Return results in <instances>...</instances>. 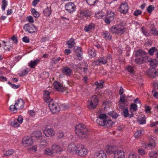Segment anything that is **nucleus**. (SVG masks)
<instances>
[{"instance_id": "nucleus-64", "label": "nucleus", "mask_w": 158, "mask_h": 158, "mask_svg": "<svg viewBox=\"0 0 158 158\" xmlns=\"http://www.w3.org/2000/svg\"><path fill=\"white\" fill-rule=\"evenodd\" d=\"M15 44H16L18 42V40L17 37L14 35L12 38H11Z\"/></svg>"}, {"instance_id": "nucleus-38", "label": "nucleus", "mask_w": 158, "mask_h": 158, "mask_svg": "<svg viewBox=\"0 0 158 158\" xmlns=\"http://www.w3.org/2000/svg\"><path fill=\"white\" fill-rule=\"evenodd\" d=\"M88 52L89 54L92 57H94L96 55L94 49L93 48L89 49Z\"/></svg>"}, {"instance_id": "nucleus-47", "label": "nucleus", "mask_w": 158, "mask_h": 158, "mask_svg": "<svg viewBox=\"0 0 158 158\" xmlns=\"http://www.w3.org/2000/svg\"><path fill=\"white\" fill-rule=\"evenodd\" d=\"M123 115L125 117H127L128 116L129 113L128 110L127 108H126L124 109L123 111Z\"/></svg>"}, {"instance_id": "nucleus-1", "label": "nucleus", "mask_w": 158, "mask_h": 158, "mask_svg": "<svg viewBox=\"0 0 158 158\" xmlns=\"http://www.w3.org/2000/svg\"><path fill=\"white\" fill-rule=\"evenodd\" d=\"M51 93L48 91H45L44 93V99L47 103H49L48 106L51 111L53 113L58 112L60 110V107L58 104L52 101L50 98V95Z\"/></svg>"}, {"instance_id": "nucleus-14", "label": "nucleus", "mask_w": 158, "mask_h": 158, "mask_svg": "<svg viewBox=\"0 0 158 158\" xmlns=\"http://www.w3.org/2000/svg\"><path fill=\"white\" fill-rule=\"evenodd\" d=\"M108 118L107 116L105 114H101L99 117V120L98 119L97 122L98 124L100 125H103L104 122L105 120Z\"/></svg>"}, {"instance_id": "nucleus-63", "label": "nucleus", "mask_w": 158, "mask_h": 158, "mask_svg": "<svg viewBox=\"0 0 158 158\" xmlns=\"http://www.w3.org/2000/svg\"><path fill=\"white\" fill-rule=\"evenodd\" d=\"M110 19L109 18L107 17L105 19V22L107 24H109L110 23L111 21H112V20H110Z\"/></svg>"}, {"instance_id": "nucleus-57", "label": "nucleus", "mask_w": 158, "mask_h": 158, "mask_svg": "<svg viewBox=\"0 0 158 158\" xmlns=\"http://www.w3.org/2000/svg\"><path fill=\"white\" fill-rule=\"evenodd\" d=\"M16 120L19 123L21 124L23 122V118L21 115H19Z\"/></svg>"}, {"instance_id": "nucleus-50", "label": "nucleus", "mask_w": 158, "mask_h": 158, "mask_svg": "<svg viewBox=\"0 0 158 158\" xmlns=\"http://www.w3.org/2000/svg\"><path fill=\"white\" fill-rule=\"evenodd\" d=\"M14 152V151L13 149H10L8 150L6 152L5 154L4 155H6L7 156H9L12 155Z\"/></svg>"}, {"instance_id": "nucleus-7", "label": "nucleus", "mask_w": 158, "mask_h": 158, "mask_svg": "<svg viewBox=\"0 0 158 158\" xmlns=\"http://www.w3.org/2000/svg\"><path fill=\"white\" fill-rule=\"evenodd\" d=\"M33 143V139L31 137H24L23 139L22 144L24 146L27 147L31 146L32 145Z\"/></svg>"}, {"instance_id": "nucleus-23", "label": "nucleus", "mask_w": 158, "mask_h": 158, "mask_svg": "<svg viewBox=\"0 0 158 158\" xmlns=\"http://www.w3.org/2000/svg\"><path fill=\"white\" fill-rule=\"evenodd\" d=\"M147 74L152 78H155L158 75V72L155 71L154 69L149 70Z\"/></svg>"}, {"instance_id": "nucleus-49", "label": "nucleus", "mask_w": 158, "mask_h": 158, "mask_svg": "<svg viewBox=\"0 0 158 158\" xmlns=\"http://www.w3.org/2000/svg\"><path fill=\"white\" fill-rule=\"evenodd\" d=\"M107 17L109 18L110 20H113L114 17V14L112 12H110V14H108Z\"/></svg>"}, {"instance_id": "nucleus-44", "label": "nucleus", "mask_w": 158, "mask_h": 158, "mask_svg": "<svg viewBox=\"0 0 158 158\" xmlns=\"http://www.w3.org/2000/svg\"><path fill=\"white\" fill-rule=\"evenodd\" d=\"M82 52H79V53H75L76 55V59L77 60H81L82 59Z\"/></svg>"}, {"instance_id": "nucleus-25", "label": "nucleus", "mask_w": 158, "mask_h": 158, "mask_svg": "<svg viewBox=\"0 0 158 158\" xmlns=\"http://www.w3.org/2000/svg\"><path fill=\"white\" fill-rule=\"evenodd\" d=\"M103 37L106 40H110L112 38V35L107 31H104L102 33Z\"/></svg>"}, {"instance_id": "nucleus-59", "label": "nucleus", "mask_w": 158, "mask_h": 158, "mask_svg": "<svg viewBox=\"0 0 158 158\" xmlns=\"http://www.w3.org/2000/svg\"><path fill=\"white\" fill-rule=\"evenodd\" d=\"M125 95H120V101L122 102V103H123L125 102H127V101H125Z\"/></svg>"}, {"instance_id": "nucleus-29", "label": "nucleus", "mask_w": 158, "mask_h": 158, "mask_svg": "<svg viewBox=\"0 0 158 158\" xmlns=\"http://www.w3.org/2000/svg\"><path fill=\"white\" fill-rule=\"evenodd\" d=\"M52 149L54 151V152L55 151L56 152L58 153L61 152L62 151V149L57 144H55L53 145L52 147Z\"/></svg>"}, {"instance_id": "nucleus-11", "label": "nucleus", "mask_w": 158, "mask_h": 158, "mask_svg": "<svg viewBox=\"0 0 158 158\" xmlns=\"http://www.w3.org/2000/svg\"><path fill=\"white\" fill-rule=\"evenodd\" d=\"M87 150L83 147L79 146L76 154L81 156H85L87 155Z\"/></svg>"}, {"instance_id": "nucleus-36", "label": "nucleus", "mask_w": 158, "mask_h": 158, "mask_svg": "<svg viewBox=\"0 0 158 158\" xmlns=\"http://www.w3.org/2000/svg\"><path fill=\"white\" fill-rule=\"evenodd\" d=\"M16 119H14V120L11 122L10 123V125L11 126L14 127H17L20 126V125L17 122Z\"/></svg>"}, {"instance_id": "nucleus-45", "label": "nucleus", "mask_w": 158, "mask_h": 158, "mask_svg": "<svg viewBox=\"0 0 158 158\" xmlns=\"http://www.w3.org/2000/svg\"><path fill=\"white\" fill-rule=\"evenodd\" d=\"M142 134V131L141 130L137 131L134 134V137L135 138H138L140 137Z\"/></svg>"}, {"instance_id": "nucleus-43", "label": "nucleus", "mask_w": 158, "mask_h": 158, "mask_svg": "<svg viewBox=\"0 0 158 158\" xmlns=\"http://www.w3.org/2000/svg\"><path fill=\"white\" fill-rule=\"evenodd\" d=\"M130 109L131 110H133L134 111H136L137 110V105L134 103L131 104L130 106Z\"/></svg>"}, {"instance_id": "nucleus-27", "label": "nucleus", "mask_w": 158, "mask_h": 158, "mask_svg": "<svg viewBox=\"0 0 158 158\" xmlns=\"http://www.w3.org/2000/svg\"><path fill=\"white\" fill-rule=\"evenodd\" d=\"M149 61V64L152 68H155L158 65V61L156 59H154Z\"/></svg>"}, {"instance_id": "nucleus-5", "label": "nucleus", "mask_w": 158, "mask_h": 158, "mask_svg": "<svg viewBox=\"0 0 158 158\" xmlns=\"http://www.w3.org/2000/svg\"><path fill=\"white\" fill-rule=\"evenodd\" d=\"M98 102V98L96 95L92 96L89 100L87 107L90 110L94 109L96 107Z\"/></svg>"}, {"instance_id": "nucleus-62", "label": "nucleus", "mask_w": 158, "mask_h": 158, "mask_svg": "<svg viewBox=\"0 0 158 158\" xmlns=\"http://www.w3.org/2000/svg\"><path fill=\"white\" fill-rule=\"evenodd\" d=\"M28 21L31 23H33L34 22L33 18L32 16H28L27 17Z\"/></svg>"}, {"instance_id": "nucleus-31", "label": "nucleus", "mask_w": 158, "mask_h": 158, "mask_svg": "<svg viewBox=\"0 0 158 158\" xmlns=\"http://www.w3.org/2000/svg\"><path fill=\"white\" fill-rule=\"evenodd\" d=\"M3 48L5 51H10L12 48L11 46L9 45V43H6L4 41H3Z\"/></svg>"}, {"instance_id": "nucleus-16", "label": "nucleus", "mask_w": 158, "mask_h": 158, "mask_svg": "<svg viewBox=\"0 0 158 158\" xmlns=\"http://www.w3.org/2000/svg\"><path fill=\"white\" fill-rule=\"evenodd\" d=\"M156 146V143L154 139L151 138L150 142L145 145V148L148 150L153 148Z\"/></svg>"}, {"instance_id": "nucleus-33", "label": "nucleus", "mask_w": 158, "mask_h": 158, "mask_svg": "<svg viewBox=\"0 0 158 158\" xmlns=\"http://www.w3.org/2000/svg\"><path fill=\"white\" fill-rule=\"evenodd\" d=\"M94 24H91L89 25H86L85 26V30L86 32L90 31L93 28H94Z\"/></svg>"}, {"instance_id": "nucleus-39", "label": "nucleus", "mask_w": 158, "mask_h": 158, "mask_svg": "<svg viewBox=\"0 0 158 158\" xmlns=\"http://www.w3.org/2000/svg\"><path fill=\"white\" fill-rule=\"evenodd\" d=\"M157 51L156 48L155 47H152L148 50V53L150 55L152 56L154 52Z\"/></svg>"}, {"instance_id": "nucleus-42", "label": "nucleus", "mask_w": 158, "mask_h": 158, "mask_svg": "<svg viewBox=\"0 0 158 158\" xmlns=\"http://www.w3.org/2000/svg\"><path fill=\"white\" fill-rule=\"evenodd\" d=\"M149 155L151 158H157L156 153L154 152H151L149 153Z\"/></svg>"}, {"instance_id": "nucleus-46", "label": "nucleus", "mask_w": 158, "mask_h": 158, "mask_svg": "<svg viewBox=\"0 0 158 158\" xmlns=\"http://www.w3.org/2000/svg\"><path fill=\"white\" fill-rule=\"evenodd\" d=\"M151 31L152 34L155 35H158V31L156 30L155 27H153L151 29Z\"/></svg>"}, {"instance_id": "nucleus-6", "label": "nucleus", "mask_w": 158, "mask_h": 158, "mask_svg": "<svg viewBox=\"0 0 158 158\" xmlns=\"http://www.w3.org/2000/svg\"><path fill=\"white\" fill-rule=\"evenodd\" d=\"M23 29L26 31L32 33L37 31V29L34 25L29 23L26 24L23 26Z\"/></svg>"}, {"instance_id": "nucleus-53", "label": "nucleus", "mask_w": 158, "mask_h": 158, "mask_svg": "<svg viewBox=\"0 0 158 158\" xmlns=\"http://www.w3.org/2000/svg\"><path fill=\"white\" fill-rule=\"evenodd\" d=\"M142 32L143 34L145 36H148V30L145 28H144L143 27L141 28Z\"/></svg>"}, {"instance_id": "nucleus-4", "label": "nucleus", "mask_w": 158, "mask_h": 158, "mask_svg": "<svg viewBox=\"0 0 158 158\" xmlns=\"http://www.w3.org/2000/svg\"><path fill=\"white\" fill-rule=\"evenodd\" d=\"M24 102L22 99H19L14 105H11L10 107V110L13 113H15L18 110L22 109L24 106Z\"/></svg>"}, {"instance_id": "nucleus-54", "label": "nucleus", "mask_w": 158, "mask_h": 158, "mask_svg": "<svg viewBox=\"0 0 158 158\" xmlns=\"http://www.w3.org/2000/svg\"><path fill=\"white\" fill-rule=\"evenodd\" d=\"M60 59V58L59 57L54 58L52 59V62L55 64H56L59 62Z\"/></svg>"}, {"instance_id": "nucleus-56", "label": "nucleus", "mask_w": 158, "mask_h": 158, "mask_svg": "<svg viewBox=\"0 0 158 158\" xmlns=\"http://www.w3.org/2000/svg\"><path fill=\"white\" fill-rule=\"evenodd\" d=\"M154 9V7L152 5H150L148 8L147 11L149 13H150Z\"/></svg>"}, {"instance_id": "nucleus-3", "label": "nucleus", "mask_w": 158, "mask_h": 158, "mask_svg": "<svg viewBox=\"0 0 158 158\" xmlns=\"http://www.w3.org/2000/svg\"><path fill=\"white\" fill-rule=\"evenodd\" d=\"M146 53L141 50H138L135 54L138 58L135 60V62L137 64H140L144 62H149L147 57L145 56Z\"/></svg>"}, {"instance_id": "nucleus-26", "label": "nucleus", "mask_w": 158, "mask_h": 158, "mask_svg": "<svg viewBox=\"0 0 158 158\" xmlns=\"http://www.w3.org/2000/svg\"><path fill=\"white\" fill-rule=\"evenodd\" d=\"M103 125H100L102 126H106L107 127H110L114 123L111 120L107 118L105 121L104 122Z\"/></svg>"}, {"instance_id": "nucleus-20", "label": "nucleus", "mask_w": 158, "mask_h": 158, "mask_svg": "<svg viewBox=\"0 0 158 158\" xmlns=\"http://www.w3.org/2000/svg\"><path fill=\"white\" fill-rule=\"evenodd\" d=\"M44 133L45 135L47 137H52L55 134L54 131L52 128L45 129L44 131Z\"/></svg>"}, {"instance_id": "nucleus-2", "label": "nucleus", "mask_w": 158, "mask_h": 158, "mask_svg": "<svg viewBox=\"0 0 158 158\" xmlns=\"http://www.w3.org/2000/svg\"><path fill=\"white\" fill-rule=\"evenodd\" d=\"M88 132V129L84 124H80L76 126L75 133L80 138L86 137Z\"/></svg>"}, {"instance_id": "nucleus-55", "label": "nucleus", "mask_w": 158, "mask_h": 158, "mask_svg": "<svg viewBox=\"0 0 158 158\" xmlns=\"http://www.w3.org/2000/svg\"><path fill=\"white\" fill-rule=\"evenodd\" d=\"M129 158H140L137 155L133 153H130L129 156Z\"/></svg>"}, {"instance_id": "nucleus-40", "label": "nucleus", "mask_w": 158, "mask_h": 158, "mask_svg": "<svg viewBox=\"0 0 158 158\" xmlns=\"http://www.w3.org/2000/svg\"><path fill=\"white\" fill-rule=\"evenodd\" d=\"M35 136L36 138L40 139L42 137V134L41 132L39 131H36L34 133Z\"/></svg>"}, {"instance_id": "nucleus-8", "label": "nucleus", "mask_w": 158, "mask_h": 158, "mask_svg": "<svg viewBox=\"0 0 158 158\" xmlns=\"http://www.w3.org/2000/svg\"><path fill=\"white\" fill-rule=\"evenodd\" d=\"M124 29V27L119 24L113 26L111 27L110 30L113 33H119L121 31L123 32V31Z\"/></svg>"}, {"instance_id": "nucleus-51", "label": "nucleus", "mask_w": 158, "mask_h": 158, "mask_svg": "<svg viewBox=\"0 0 158 158\" xmlns=\"http://www.w3.org/2000/svg\"><path fill=\"white\" fill-rule=\"evenodd\" d=\"M8 84L10 85L12 88L14 89H18L20 87V85H16L15 84H12L10 81L8 82Z\"/></svg>"}, {"instance_id": "nucleus-21", "label": "nucleus", "mask_w": 158, "mask_h": 158, "mask_svg": "<svg viewBox=\"0 0 158 158\" xmlns=\"http://www.w3.org/2000/svg\"><path fill=\"white\" fill-rule=\"evenodd\" d=\"M137 121L139 124L142 125L145 124L146 120L145 115L143 114L139 115Z\"/></svg>"}, {"instance_id": "nucleus-15", "label": "nucleus", "mask_w": 158, "mask_h": 158, "mask_svg": "<svg viewBox=\"0 0 158 158\" xmlns=\"http://www.w3.org/2000/svg\"><path fill=\"white\" fill-rule=\"evenodd\" d=\"M120 11L121 13L125 14L127 12L129 9L128 4L127 3L122 4L119 7Z\"/></svg>"}, {"instance_id": "nucleus-48", "label": "nucleus", "mask_w": 158, "mask_h": 158, "mask_svg": "<svg viewBox=\"0 0 158 158\" xmlns=\"http://www.w3.org/2000/svg\"><path fill=\"white\" fill-rule=\"evenodd\" d=\"M94 84L97 86L96 88H98V89H101L103 87V84L101 83H98V81H96L95 82Z\"/></svg>"}, {"instance_id": "nucleus-10", "label": "nucleus", "mask_w": 158, "mask_h": 158, "mask_svg": "<svg viewBox=\"0 0 158 158\" xmlns=\"http://www.w3.org/2000/svg\"><path fill=\"white\" fill-rule=\"evenodd\" d=\"M79 145H76L75 144L72 143L69 145L68 147V150L70 152L76 154Z\"/></svg>"}, {"instance_id": "nucleus-60", "label": "nucleus", "mask_w": 158, "mask_h": 158, "mask_svg": "<svg viewBox=\"0 0 158 158\" xmlns=\"http://www.w3.org/2000/svg\"><path fill=\"white\" fill-rule=\"evenodd\" d=\"M142 13V11L141 10H135L134 13V15L135 16H137L141 15Z\"/></svg>"}, {"instance_id": "nucleus-24", "label": "nucleus", "mask_w": 158, "mask_h": 158, "mask_svg": "<svg viewBox=\"0 0 158 158\" xmlns=\"http://www.w3.org/2000/svg\"><path fill=\"white\" fill-rule=\"evenodd\" d=\"M81 15L84 16L86 18L90 16L91 15V13L88 10H82L80 11Z\"/></svg>"}, {"instance_id": "nucleus-32", "label": "nucleus", "mask_w": 158, "mask_h": 158, "mask_svg": "<svg viewBox=\"0 0 158 158\" xmlns=\"http://www.w3.org/2000/svg\"><path fill=\"white\" fill-rule=\"evenodd\" d=\"M44 15L46 16H49L51 13V7H47L44 11Z\"/></svg>"}, {"instance_id": "nucleus-58", "label": "nucleus", "mask_w": 158, "mask_h": 158, "mask_svg": "<svg viewBox=\"0 0 158 158\" xmlns=\"http://www.w3.org/2000/svg\"><path fill=\"white\" fill-rule=\"evenodd\" d=\"M127 70L129 72L132 73H134V69L131 66H129L127 68Z\"/></svg>"}, {"instance_id": "nucleus-17", "label": "nucleus", "mask_w": 158, "mask_h": 158, "mask_svg": "<svg viewBox=\"0 0 158 158\" xmlns=\"http://www.w3.org/2000/svg\"><path fill=\"white\" fill-rule=\"evenodd\" d=\"M95 156L96 158H106L105 152L103 151L100 150L95 152Z\"/></svg>"}, {"instance_id": "nucleus-41", "label": "nucleus", "mask_w": 158, "mask_h": 158, "mask_svg": "<svg viewBox=\"0 0 158 158\" xmlns=\"http://www.w3.org/2000/svg\"><path fill=\"white\" fill-rule=\"evenodd\" d=\"M87 3L89 5H93L98 2V0H86Z\"/></svg>"}, {"instance_id": "nucleus-12", "label": "nucleus", "mask_w": 158, "mask_h": 158, "mask_svg": "<svg viewBox=\"0 0 158 158\" xmlns=\"http://www.w3.org/2000/svg\"><path fill=\"white\" fill-rule=\"evenodd\" d=\"M54 85L55 89L59 91L63 92L66 90V88L63 87V85L58 81H55Z\"/></svg>"}, {"instance_id": "nucleus-13", "label": "nucleus", "mask_w": 158, "mask_h": 158, "mask_svg": "<svg viewBox=\"0 0 158 158\" xmlns=\"http://www.w3.org/2000/svg\"><path fill=\"white\" fill-rule=\"evenodd\" d=\"M66 10L69 12L71 13L74 11L76 8V6L74 3L69 2L65 5Z\"/></svg>"}, {"instance_id": "nucleus-22", "label": "nucleus", "mask_w": 158, "mask_h": 158, "mask_svg": "<svg viewBox=\"0 0 158 158\" xmlns=\"http://www.w3.org/2000/svg\"><path fill=\"white\" fill-rule=\"evenodd\" d=\"M62 72L64 75L70 76L72 73V70L68 67H65L63 68Z\"/></svg>"}, {"instance_id": "nucleus-35", "label": "nucleus", "mask_w": 158, "mask_h": 158, "mask_svg": "<svg viewBox=\"0 0 158 158\" xmlns=\"http://www.w3.org/2000/svg\"><path fill=\"white\" fill-rule=\"evenodd\" d=\"M108 115L112 117L113 118L116 119L118 116V115L114 111H111L108 113Z\"/></svg>"}, {"instance_id": "nucleus-34", "label": "nucleus", "mask_w": 158, "mask_h": 158, "mask_svg": "<svg viewBox=\"0 0 158 158\" xmlns=\"http://www.w3.org/2000/svg\"><path fill=\"white\" fill-rule=\"evenodd\" d=\"M54 152L52 149L51 150L49 148H46L44 152V153L46 155L50 156L53 155Z\"/></svg>"}, {"instance_id": "nucleus-19", "label": "nucleus", "mask_w": 158, "mask_h": 158, "mask_svg": "<svg viewBox=\"0 0 158 158\" xmlns=\"http://www.w3.org/2000/svg\"><path fill=\"white\" fill-rule=\"evenodd\" d=\"M107 62L106 58L105 57H101L95 61V64L97 65L105 64Z\"/></svg>"}, {"instance_id": "nucleus-18", "label": "nucleus", "mask_w": 158, "mask_h": 158, "mask_svg": "<svg viewBox=\"0 0 158 158\" xmlns=\"http://www.w3.org/2000/svg\"><path fill=\"white\" fill-rule=\"evenodd\" d=\"M114 158H125L124 152L121 150H118L114 155Z\"/></svg>"}, {"instance_id": "nucleus-28", "label": "nucleus", "mask_w": 158, "mask_h": 158, "mask_svg": "<svg viewBox=\"0 0 158 158\" xmlns=\"http://www.w3.org/2000/svg\"><path fill=\"white\" fill-rule=\"evenodd\" d=\"M40 59H37L34 61H31L29 63V66L31 68H34L36 66L37 64L40 62Z\"/></svg>"}, {"instance_id": "nucleus-61", "label": "nucleus", "mask_w": 158, "mask_h": 158, "mask_svg": "<svg viewBox=\"0 0 158 158\" xmlns=\"http://www.w3.org/2000/svg\"><path fill=\"white\" fill-rule=\"evenodd\" d=\"M138 152L139 155L142 156L143 155L145 154V151L143 149L138 150Z\"/></svg>"}, {"instance_id": "nucleus-9", "label": "nucleus", "mask_w": 158, "mask_h": 158, "mask_svg": "<svg viewBox=\"0 0 158 158\" xmlns=\"http://www.w3.org/2000/svg\"><path fill=\"white\" fill-rule=\"evenodd\" d=\"M105 150L108 154H113L114 155L115 153L118 150V149L116 146L107 145L105 147Z\"/></svg>"}, {"instance_id": "nucleus-52", "label": "nucleus", "mask_w": 158, "mask_h": 158, "mask_svg": "<svg viewBox=\"0 0 158 158\" xmlns=\"http://www.w3.org/2000/svg\"><path fill=\"white\" fill-rule=\"evenodd\" d=\"M2 9L3 10H4L7 4V2L6 0H2Z\"/></svg>"}, {"instance_id": "nucleus-30", "label": "nucleus", "mask_w": 158, "mask_h": 158, "mask_svg": "<svg viewBox=\"0 0 158 158\" xmlns=\"http://www.w3.org/2000/svg\"><path fill=\"white\" fill-rule=\"evenodd\" d=\"M66 44H68V48H71L74 46L75 43L73 39L71 38L69 40L67 41Z\"/></svg>"}, {"instance_id": "nucleus-37", "label": "nucleus", "mask_w": 158, "mask_h": 158, "mask_svg": "<svg viewBox=\"0 0 158 158\" xmlns=\"http://www.w3.org/2000/svg\"><path fill=\"white\" fill-rule=\"evenodd\" d=\"M31 12L34 17L36 18H37L39 17L40 15L39 13L35 9H32Z\"/></svg>"}]
</instances>
